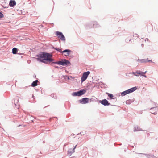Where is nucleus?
<instances>
[{"mask_svg":"<svg viewBox=\"0 0 158 158\" xmlns=\"http://www.w3.org/2000/svg\"><path fill=\"white\" fill-rule=\"evenodd\" d=\"M143 46H144V45H143V44H142V47H143Z\"/></svg>","mask_w":158,"mask_h":158,"instance_id":"nucleus-21","label":"nucleus"},{"mask_svg":"<svg viewBox=\"0 0 158 158\" xmlns=\"http://www.w3.org/2000/svg\"><path fill=\"white\" fill-rule=\"evenodd\" d=\"M97 23L95 22L93 24L94 26L95 24H96Z\"/></svg>","mask_w":158,"mask_h":158,"instance_id":"nucleus-20","label":"nucleus"},{"mask_svg":"<svg viewBox=\"0 0 158 158\" xmlns=\"http://www.w3.org/2000/svg\"><path fill=\"white\" fill-rule=\"evenodd\" d=\"M17 51V49L16 48H14L12 49V53L14 54H16Z\"/></svg>","mask_w":158,"mask_h":158,"instance_id":"nucleus-13","label":"nucleus"},{"mask_svg":"<svg viewBox=\"0 0 158 158\" xmlns=\"http://www.w3.org/2000/svg\"><path fill=\"white\" fill-rule=\"evenodd\" d=\"M90 73V72L89 71L85 72L83 73V75L81 77V82H83L86 80Z\"/></svg>","mask_w":158,"mask_h":158,"instance_id":"nucleus-3","label":"nucleus"},{"mask_svg":"<svg viewBox=\"0 0 158 158\" xmlns=\"http://www.w3.org/2000/svg\"><path fill=\"white\" fill-rule=\"evenodd\" d=\"M75 147H75L73 149V150H72V152H71V151H69H69H68V152H70V153H73V152H74V149H75Z\"/></svg>","mask_w":158,"mask_h":158,"instance_id":"nucleus-17","label":"nucleus"},{"mask_svg":"<svg viewBox=\"0 0 158 158\" xmlns=\"http://www.w3.org/2000/svg\"><path fill=\"white\" fill-rule=\"evenodd\" d=\"M137 88L136 87H135L131 89L126 90L123 92H122L121 94V95L122 96H125V95L129 94L130 93H132L135 90L137 89Z\"/></svg>","mask_w":158,"mask_h":158,"instance_id":"nucleus-2","label":"nucleus"},{"mask_svg":"<svg viewBox=\"0 0 158 158\" xmlns=\"http://www.w3.org/2000/svg\"><path fill=\"white\" fill-rule=\"evenodd\" d=\"M56 35L58 36V37L61 40H65V38L62 33L59 31H56Z\"/></svg>","mask_w":158,"mask_h":158,"instance_id":"nucleus-4","label":"nucleus"},{"mask_svg":"<svg viewBox=\"0 0 158 158\" xmlns=\"http://www.w3.org/2000/svg\"><path fill=\"white\" fill-rule=\"evenodd\" d=\"M158 111V108H153L150 110V112L152 114H155Z\"/></svg>","mask_w":158,"mask_h":158,"instance_id":"nucleus-8","label":"nucleus"},{"mask_svg":"<svg viewBox=\"0 0 158 158\" xmlns=\"http://www.w3.org/2000/svg\"><path fill=\"white\" fill-rule=\"evenodd\" d=\"M100 102L104 106L109 105L110 104L108 102V101L106 99H104L102 101H100Z\"/></svg>","mask_w":158,"mask_h":158,"instance_id":"nucleus-9","label":"nucleus"},{"mask_svg":"<svg viewBox=\"0 0 158 158\" xmlns=\"http://www.w3.org/2000/svg\"><path fill=\"white\" fill-rule=\"evenodd\" d=\"M55 49L57 51L59 52H62V51H61V49H60V48H55Z\"/></svg>","mask_w":158,"mask_h":158,"instance_id":"nucleus-16","label":"nucleus"},{"mask_svg":"<svg viewBox=\"0 0 158 158\" xmlns=\"http://www.w3.org/2000/svg\"><path fill=\"white\" fill-rule=\"evenodd\" d=\"M146 40H147L148 41H149V40L148 38H146L145 39V41H146Z\"/></svg>","mask_w":158,"mask_h":158,"instance_id":"nucleus-19","label":"nucleus"},{"mask_svg":"<svg viewBox=\"0 0 158 158\" xmlns=\"http://www.w3.org/2000/svg\"><path fill=\"white\" fill-rule=\"evenodd\" d=\"M148 59H142V60H140V61L141 62H142V63H144V62H147L148 61H150V60H148Z\"/></svg>","mask_w":158,"mask_h":158,"instance_id":"nucleus-14","label":"nucleus"},{"mask_svg":"<svg viewBox=\"0 0 158 158\" xmlns=\"http://www.w3.org/2000/svg\"><path fill=\"white\" fill-rule=\"evenodd\" d=\"M127 74H128L127 73H126V76H127Z\"/></svg>","mask_w":158,"mask_h":158,"instance_id":"nucleus-22","label":"nucleus"},{"mask_svg":"<svg viewBox=\"0 0 158 158\" xmlns=\"http://www.w3.org/2000/svg\"><path fill=\"white\" fill-rule=\"evenodd\" d=\"M71 52V51L68 50V49H66L64 50L62 52V53H64V55L65 56H68L70 54V52Z\"/></svg>","mask_w":158,"mask_h":158,"instance_id":"nucleus-10","label":"nucleus"},{"mask_svg":"<svg viewBox=\"0 0 158 158\" xmlns=\"http://www.w3.org/2000/svg\"><path fill=\"white\" fill-rule=\"evenodd\" d=\"M52 55L50 54L44 53L38 55V58H37V59L41 62L45 63H47L48 62L50 63L52 62L54 63L63 66L69 63V62L66 60H64V61H59L58 62H53L54 60L52 58Z\"/></svg>","mask_w":158,"mask_h":158,"instance_id":"nucleus-1","label":"nucleus"},{"mask_svg":"<svg viewBox=\"0 0 158 158\" xmlns=\"http://www.w3.org/2000/svg\"><path fill=\"white\" fill-rule=\"evenodd\" d=\"M16 5V2L14 0H10V1L9 5L11 7H13Z\"/></svg>","mask_w":158,"mask_h":158,"instance_id":"nucleus-11","label":"nucleus"},{"mask_svg":"<svg viewBox=\"0 0 158 158\" xmlns=\"http://www.w3.org/2000/svg\"><path fill=\"white\" fill-rule=\"evenodd\" d=\"M80 103H81L83 104H85L89 102V99L86 98H84L79 100Z\"/></svg>","mask_w":158,"mask_h":158,"instance_id":"nucleus-6","label":"nucleus"},{"mask_svg":"<svg viewBox=\"0 0 158 158\" xmlns=\"http://www.w3.org/2000/svg\"><path fill=\"white\" fill-rule=\"evenodd\" d=\"M145 77H146V76H144Z\"/></svg>","mask_w":158,"mask_h":158,"instance_id":"nucleus-23","label":"nucleus"},{"mask_svg":"<svg viewBox=\"0 0 158 158\" xmlns=\"http://www.w3.org/2000/svg\"><path fill=\"white\" fill-rule=\"evenodd\" d=\"M3 15L1 12H0V18H2L3 17Z\"/></svg>","mask_w":158,"mask_h":158,"instance_id":"nucleus-18","label":"nucleus"},{"mask_svg":"<svg viewBox=\"0 0 158 158\" xmlns=\"http://www.w3.org/2000/svg\"><path fill=\"white\" fill-rule=\"evenodd\" d=\"M108 96L109 97H110V99H112L113 98V95L112 94H108Z\"/></svg>","mask_w":158,"mask_h":158,"instance_id":"nucleus-15","label":"nucleus"},{"mask_svg":"<svg viewBox=\"0 0 158 158\" xmlns=\"http://www.w3.org/2000/svg\"><path fill=\"white\" fill-rule=\"evenodd\" d=\"M146 72H143L140 71H138L135 72H133L132 74H133L134 75L136 76H137L139 75L143 76V75L145 74Z\"/></svg>","mask_w":158,"mask_h":158,"instance_id":"nucleus-7","label":"nucleus"},{"mask_svg":"<svg viewBox=\"0 0 158 158\" xmlns=\"http://www.w3.org/2000/svg\"><path fill=\"white\" fill-rule=\"evenodd\" d=\"M85 92V91L84 90H80L77 92H74L73 95L74 96H80L83 94Z\"/></svg>","mask_w":158,"mask_h":158,"instance_id":"nucleus-5","label":"nucleus"},{"mask_svg":"<svg viewBox=\"0 0 158 158\" xmlns=\"http://www.w3.org/2000/svg\"><path fill=\"white\" fill-rule=\"evenodd\" d=\"M38 81L37 80L34 81L31 84V86L32 87H35L37 85V82Z\"/></svg>","mask_w":158,"mask_h":158,"instance_id":"nucleus-12","label":"nucleus"}]
</instances>
